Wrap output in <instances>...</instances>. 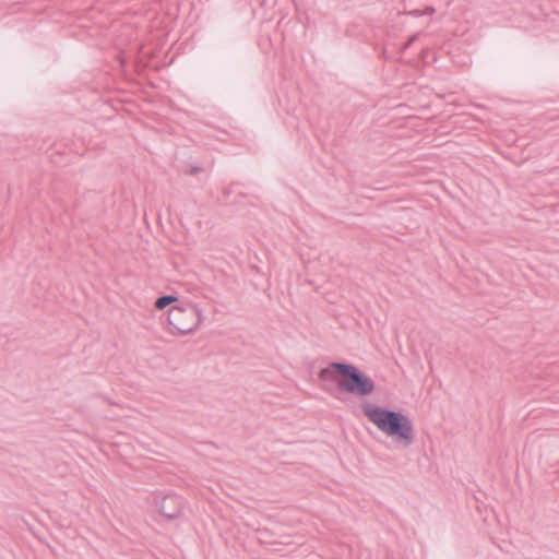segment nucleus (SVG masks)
<instances>
[{
    "label": "nucleus",
    "mask_w": 559,
    "mask_h": 559,
    "mask_svg": "<svg viewBox=\"0 0 559 559\" xmlns=\"http://www.w3.org/2000/svg\"><path fill=\"white\" fill-rule=\"evenodd\" d=\"M361 411L364 416L388 437L404 444L413 442L414 429L407 416L381 407L372 402H365L361 405Z\"/></svg>",
    "instance_id": "obj_1"
},
{
    "label": "nucleus",
    "mask_w": 559,
    "mask_h": 559,
    "mask_svg": "<svg viewBox=\"0 0 559 559\" xmlns=\"http://www.w3.org/2000/svg\"><path fill=\"white\" fill-rule=\"evenodd\" d=\"M154 307L158 311H165L167 323L175 333H190L200 324V313L197 308L190 301L180 299L176 295L158 297Z\"/></svg>",
    "instance_id": "obj_2"
},
{
    "label": "nucleus",
    "mask_w": 559,
    "mask_h": 559,
    "mask_svg": "<svg viewBox=\"0 0 559 559\" xmlns=\"http://www.w3.org/2000/svg\"><path fill=\"white\" fill-rule=\"evenodd\" d=\"M182 512V501L177 496H165L158 504V513L167 520H175Z\"/></svg>",
    "instance_id": "obj_4"
},
{
    "label": "nucleus",
    "mask_w": 559,
    "mask_h": 559,
    "mask_svg": "<svg viewBox=\"0 0 559 559\" xmlns=\"http://www.w3.org/2000/svg\"><path fill=\"white\" fill-rule=\"evenodd\" d=\"M325 371L331 374L338 390L344 393L366 396L376 389L373 380L353 365L331 364Z\"/></svg>",
    "instance_id": "obj_3"
}]
</instances>
